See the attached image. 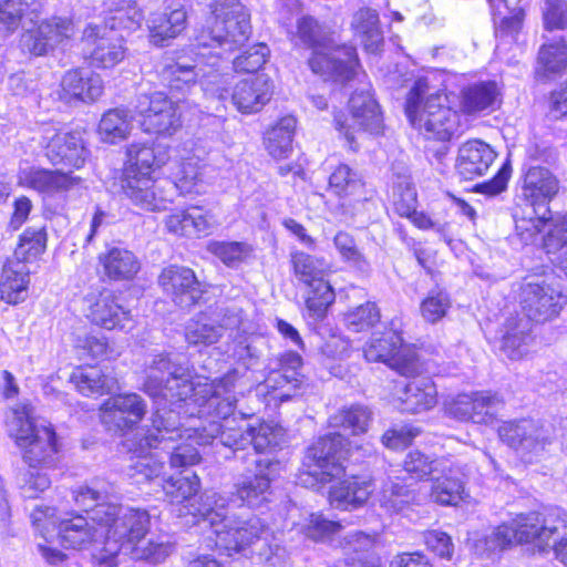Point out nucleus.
<instances>
[{
    "label": "nucleus",
    "instance_id": "a19ab883",
    "mask_svg": "<svg viewBox=\"0 0 567 567\" xmlns=\"http://www.w3.org/2000/svg\"><path fill=\"white\" fill-rule=\"evenodd\" d=\"M329 188L343 199L342 206L361 204L368 199L364 183L348 165L340 164L329 177Z\"/></svg>",
    "mask_w": 567,
    "mask_h": 567
},
{
    "label": "nucleus",
    "instance_id": "3c124183",
    "mask_svg": "<svg viewBox=\"0 0 567 567\" xmlns=\"http://www.w3.org/2000/svg\"><path fill=\"white\" fill-rule=\"evenodd\" d=\"M491 6L499 16V23L496 28V35L501 39L511 38L515 40L522 29L524 19L523 0H488Z\"/></svg>",
    "mask_w": 567,
    "mask_h": 567
},
{
    "label": "nucleus",
    "instance_id": "7ed1b4c3",
    "mask_svg": "<svg viewBox=\"0 0 567 567\" xmlns=\"http://www.w3.org/2000/svg\"><path fill=\"white\" fill-rule=\"evenodd\" d=\"M6 429L29 467L20 477V488L24 497L33 498L51 485L47 470L56 465L61 447L55 429L50 422L35 419L29 403L9 410Z\"/></svg>",
    "mask_w": 567,
    "mask_h": 567
},
{
    "label": "nucleus",
    "instance_id": "0e129e2a",
    "mask_svg": "<svg viewBox=\"0 0 567 567\" xmlns=\"http://www.w3.org/2000/svg\"><path fill=\"white\" fill-rule=\"evenodd\" d=\"M375 545V535L364 532H351L340 540V547L343 551L344 559H352L372 555Z\"/></svg>",
    "mask_w": 567,
    "mask_h": 567
},
{
    "label": "nucleus",
    "instance_id": "49530a36",
    "mask_svg": "<svg viewBox=\"0 0 567 567\" xmlns=\"http://www.w3.org/2000/svg\"><path fill=\"white\" fill-rule=\"evenodd\" d=\"M296 124L293 116H285L265 133L264 145L274 159H285L290 156Z\"/></svg>",
    "mask_w": 567,
    "mask_h": 567
},
{
    "label": "nucleus",
    "instance_id": "a878e982",
    "mask_svg": "<svg viewBox=\"0 0 567 567\" xmlns=\"http://www.w3.org/2000/svg\"><path fill=\"white\" fill-rule=\"evenodd\" d=\"M86 317L95 326L113 330H132L135 321L131 310L124 308L118 297L112 291L104 289L97 295L91 293L85 299Z\"/></svg>",
    "mask_w": 567,
    "mask_h": 567
},
{
    "label": "nucleus",
    "instance_id": "423d86ee",
    "mask_svg": "<svg viewBox=\"0 0 567 567\" xmlns=\"http://www.w3.org/2000/svg\"><path fill=\"white\" fill-rule=\"evenodd\" d=\"M126 164L122 184L125 196L142 209H166L172 203L173 185L168 179L155 181L153 174L171 159L169 148L132 143L126 150Z\"/></svg>",
    "mask_w": 567,
    "mask_h": 567
},
{
    "label": "nucleus",
    "instance_id": "72a5a7b5",
    "mask_svg": "<svg viewBox=\"0 0 567 567\" xmlns=\"http://www.w3.org/2000/svg\"><path fill=\"white\" fill-rule=\"evenodd\" d=\"M495 157L496 153L487 143L470 140L460 146L455 168L461 177L472 181L483 176Z\"/></svg>",
    "mask_w": 567,
    "mask_h": 567
},
{
    "label": "nucleus",
    "instance_id": "aec40b11",
    "mask_svg": "<svg viewBox=\"0 0 567 567\" xmlns=\"http://www.w3.org/2000/svg\"><path fill=\"white\" fill-rule=\"evenodd\" d=\"M284 465L278 460L261 457L256 461L254 474L244 475L236 484L237 497L250 508H260L271 501V483L281 474Z\"/></svg>",
    "mask_w": 567,
    "mask_h": 567
},
{
    "label": "nucleus",
    "instance_id": "9b49d317",
    "mask_svg": "<svg viewBox=\"0 0 567 567\" xmlns=\"http://www.w3.org/2000/svg\"><path fill=\"white\" fill-rule=\"evenodd\" d=\"M292 42L296 47L312 50L309 66L324 80L346 83L357 76L359 62L355 49L351 45H329L322 25L312 17L298 20Z\"/></svg>",
    "mask_w": 567,
    "mask_h": 567
},
{
    "label": "nucleus",
    "instance_id": "c03bdc74",
    "mask_svg": "<svg viewBox=\"0 0 567 567\" xmlns=\"http://www.w3.org/2000/svg\"><path fill=\"white\" fill-rule=\"evenodd\" d=\"M70 382L76 391L89 398L104 395L111 392L116 380L105 374L99 367H79L70 375Z\"/></svg>",
    "mask_w": 567,
    "mask_h": 567
},
{
    "label": "nucleus",
    "instance_id": "393cba45",
    "mask_svg": "<svg viewBox=\"0 0 567 567\" xmlns=\"http://www.w3.org/2000/svg\"><path fill=\"white\" fill-rule=\"evenodd\" d=\"M502 406L501 396L489 391L461 393L445 404L449 415L477 424H492Z\"/></svg>",
    "mask_w": 567,
    "mask_h": 567
},
{
    "label": "nucleus",
    "instance_id": "e2e57ef3",
    "mask_svg": "<svg viewBox=\"0 0 567 567\" xmlns=\"http://www.w3.org/2000/svg\"><path fill=\"white\" fill-rule=\"evenodd\" d=\"M414 501V495L403 485L389 482L383 486L380 504L391 514H402Z\"/></svg>",
    "mask_w": 567,
    "mask_h": 567
},
{
    "label": "nucleus",
    "instance_id": "5701e85b",
    "mask_svg": "<svg viewBox=\"0 0 567 567\" xmlns=\"http://www.w3.org/2000/svg\"><path fill=\"white\" fill-rule=\"evenodd\" d=\"M136 111L146 133L172 135L182 125L176 105L163 92L140 95Z\"/></svg>",
    "mask_w": 567,
    "mask_h": 567
},
{
    "label": "nucleus",
    "instance_id": "20e7f679",
    "mask_svg": "<svg viewBox=\"0 0 567 567\" xmlns=\"http://www.w3.org/2000/svg\"><path fill=\"white\" fill-rule=\"evenodd\" d=\"M94 519L105 530L104 546L94 556L100 567H112L120 554L136 560L157 564L167 555V547L146 538L151 528V516L145 509L101 504Z\"/></svg>",
    "mask_w": 567,
    "mask_h": 567
},
{
    "label": "nucleus",
    "instance_id": "4d7b16f0",
    "mask_svg": "<svg viewBox=\"0 0 567 567\" xmlns=\"http://www.w3.org/2000/svg\"><path fill=\"white\" fill-rule=\"evenodd\" d=\"M538 74L550 75L563 72L567 68V44L563 39L545 43L540 47L537 58Z\"/></svg>",
    "mask_w": 567,
    "mask_h": 567
},
{
    "label": "nucleus",
    "instance_id": "864d4df0",
    "mask_svg": "<svg viewBox=\"0 0 567 567\" xmlns=\"http://www.w3.org/2000/svg\"><path fill=\"white\" fill-rule=\"evenodd\" d=\"M140 456L132 466L131 476L135 478L136 483H143L155 478L166 480L165 476V457L164 454L157 450L145 447L143 451L140 447Z\"/></svg>",
    "mask_w": 567,
    "mask_h": 567
},
{
    "label": "nucleus",
    "instance_id": "b1692460",
    "mask_svg": "<svg viewBox=\"0 0 567 567\" xmlns=\"http://www.w3.org/2000/svg\"><path fill=\"white\" fill-rule=\"evenodd\" d=\"M269 372L265 379V388L279 391L275 399L284 402L296 396L303 385L301 374L302 358L293 351H287L269 360Z\"/></svg>",
    "mask_w": 567,
    "mask_h": 567
},
{
    "label": "nucleus",
    "instance_id": "4c0bfd02",
    "mask_svg": "<svg viewBox=\"0 0 567 567\" xmlns=\"http://www.w3.org/2000/svg\"><path fill=\"white\" fill-rule=\"evenodd\" d=\"M186 11L182 6L166 7L163 12H154L147 20L150 41L163 47L167 41L176 38L186 27Z\"/></svg>",
    "mask_w": 567,
    "mask_h": 567
},
{
    "label": "nucleus",
    "instance_id": "f3484780",
    "mask_svg": "<svg viewBox=\"0 0 567 567\" xmlns=\"http://www.w3.org/2000/svg\"><path fill=\"white\" fill-rule=\"evenodd\" d=\"M364 358L370 362H382L405 377L421 371L415 349L404 344L402 337L394 330L381 334L373 333L363 349Z\"/></svg>",
    "mask_w": 567,
    "mask_h": 567
},
{
    "label": "nucleus",
    "instance_id": "9d476101",
    "mask_svg": "<svg viewBox=\"0 0 567 567\" xmlns=\"http://www.w3.org/2000/svg\"><path fill=\"white\" fill-rule=\"evenodd\" d=\"M199 487L200 481L196 474L176 478L169 476L163 483L172 512L184 518L185 524L209 526L216 536L227 525V498L215 492L197 496Z\"/></svg>",
    "mask_w": 567,
    "mask_h": 567
},
{
    "label": "nucleus",
    "instance_id": "c756f323",
    "mask_svg": "<svg viewBox=\"0 0 567 567\" xmlns=\"http://www.w3.org/2000/svg\"><path fill=\"white\" fill-rule=\"evenodd\" d=\"M146 413L145 401L136 393L109 398L101 406V420L110 429L127 430L138 424Z\"/></svg>",
    "mask_w": 567,
    "mask_h": 567
},
{
    "label": "nucleus",
    "instance_id": "09e8293b",
    "mask_svg": "<svg viewBox=\"0 0 567 567\" xmlns=\"http://www.w3.org/2000/svg\"><path fill=\"white\" fill-rule=\"evenodd\" d=\"M351 25L365 51L377 53L380 50L383 35L379 25V14L375 10L370 8L360 9L354 13Z\"/></svg>",
    "mask_w": 567,
    "mask_h": 567
},
{
    "label": "nucleus",
    "instance_id": "dca6fc26",
    "mask_svg": "<svg viewBox=\"0 0 567 567\" xmlns=\"http://www.w3.org/2000/svg\"><path fill=\"white\" fill-rule=\"evenodd\" d=\"M31 522L45 543H49L58 529L62 545L78 550L89 549L93 561L97 564L94 554L99 550L97 546H104L105 538V530L99 524L90 523L82 515L59 519L55 509L48 506L35 507L31 513Z\"/></svg>",
    "mask_w": 567,
    "mask_h": 567
},
{
    "label": "nucleus",
    "instance_id": "c9c22d12",
    "mask_svg": "<svg viewBox=\"0 0 567 567\" xmlns=\"http://www.w3.org/2000/svg\"><path fill=\"white\" fill-rule=\"evenodd\" d=\"M61 87L65 97L91 103L103 94L104 84L100 74L91 70L75 69L63 75Z\"/></svg>",
    "mask_w": 567,
    "mask_h": 567
},
{
    "label": "nucleus",
    "instance_id": "f8f14e48",
    "mask_svg": "<svg viewBox=\"0 0 567 567\" xmlns=\"http://www.w3.org/2000/svg\"><path fill=\"white\" fill-rule=\"evenodd\" d=\"M215 546L228 556L250 549L260 564L269 567H282L287 561L285 547L257 516L247 519L229 516L227 525L217 532Z\"/></svg>",
    "mask_w": 567,
    "mask_h": 567
},
{
    "label": "nucleus",
    "instance_id": "bf43d9fd",
    "mask_svg": "<svg viewBox=\"0 0 567 567\" xmlns=\"http://www.w3.org/2000/svg\"><path fill=\"white\" fill-rule=\"evenodd\" d=\"M111 487H106L101 481H95L91 485L80 486L73 492L75 503L84 511L91 509V522L97 524L94 519V513L101 504H111L107 502Z\"/></svg>",
    "mask_w": 567,
    "mask_h": 567
},
{
    "label": "nucleus",
    "instance_id": "37998d69",
    "mask_svg": "<svg viewBox=\"0 0 567 567\" xmlns=\"http://www.w3.org/2000/svg\"><path fill=\"white\" fill-rule=\"evenodd\" d=\"M400 400L403 411L420 413L431 410L436 405L437 390L430 378H415L405 384Z\"/></svg>",
    "mask_w": 567,
    "mask_h": 567
},
{
    "label": "nucleus",
    "instance_id": "13d9d810",
    "mask_svg": "<svg viewBox=\"0 0 567 567\" xmlns=\"http://www.w3.org/2000/svg\"><path fill=\"white\" fill-rule=\"evenodd\" d=\"M403 468L415 478L431 477L439 472H446L450 468V461L444 458H431L421 451H411L406 454Z\"/></svg>",
    "mask_w": 567,
    "mask_h": 567
},
{
    "label": "nucleus",
    "instance_id": "69168bd1",
    "mask_svg": "<svg viewBox=\"0 0 567 567\" xmlns=\"http://www.w3.org/2000/svg\"><path fill=\"white\" fill-rule=\"evenodd\" d=\"M333 245L344 262L361 271L369 269L368 260L361 254L354 238L350 234L338 231L333 238Z\"/></svg>",
    "mask_w": 567,
    "mask_h": 567
},
{
    "label": "nucleus",
    "instance_id": "0eeeda50",
    "mask_svg": "<svg viewBox=\"0 0 567 567\" xmlns=\"http://www.w3.org/2000/svg\"><path fill=\"white\" fill-rule=\"evenodd\" d=\"M559 527L567 528V511L560 507L517 513L495 527L476 547L492 554L516 545H530L535 551L547 554Z\"/></svg>",
    "mask_w": 567,
    "mask_h": 567
},
{
    "label": "nucleus",
    "instance_id": "5fc2aeb1",
    "mask_svg": "<svg viewBox=\"0 0 567 567\" xmlns=\"http://www.w3.org/2000/svg\"><path fill=\"white\" fill-rule=\"evenodd\" d=\"M207 250L229 268L248 262L254 256V247L246 241H210Z\"/></svg>",
    "mask_w": 567,
    "mask_h": 567
},
{
    "label": "nucleus",
    "instance_id": "f704fd0d",
    "mask_svg": "<svg viewBox=\"0 0 567 567\" xmlns=\"http://www.w3.org/2000/svg\"><path fill=\"white\" fill-rule=\"evenodd\" d=\"M532 323L525 317H509L499 330V351L512 361L522 360L529 352Z\"/></svg>",
    "mask_w": 567,
    "mask_h": 567
},
{
    "label": "nucleus",
    "instance_id": "ea45409f",
    "mask_svg": "<svg viewBox=\"0 0 567 567\" xmlns=\"http://www.w3.org/2000/svg\"><path fill=\"white\" fill-rule=\"evenodd\" d=\"M99 262L104 275L115 281L131 280L141 269L135 254L124 247L110 246L99 255Z\"/></svg>",
    "mask_w": 567,
    "mask_h": 567
},
{
    "label": "nucleus",
    "instance_id": "1a4fd4ad",
    "mask_svg": "<svg viewBox=\"0 0 567 567\" xmlns=\"http://www.w3.org/2000/svg\"><path fill=\"white\" fill-rule=\"evenodd\" d=\"M218 54L204 50L197 43L178 53L173 62L163 68L162 81L171 92L185 94L199 84L206 95L225 100L230 75L221 72Z\"/></svg>",
    "mask_w": 567,
    "mask_h": 567
},
{
    "label": "nucleus",
    "instance_id": "79ce46f5",
    "mask_svg": "<svg viewBox=\"0 0 567 567\" xmlns=\"http://www.w3.org/2000/svg\"><path fill=\"white\" fill-rule=\"evenodd\" d=\"M30 268L22 261L10 259L3 266L0 280L1 299L10 305H17L27 297Z\"/></svg>",
    "mask_w": 567,
    "mask_h": 567
},
{
    "label": "nucleus",
    "instance_id": "680f3d73",
    "mask_svg": "<svg viewBox=\"0 0 567 567\" xmlns=\"http://www.w3.org/2000/svg\"><path fill=\"white\" fill-rule=\"evenodd\" d=\"M291 262L295 275L303 284L315 285V282L323 278L324 261L315 258L303 251H296L291 255Z\"/></svg>",
    "mask_w": 567,
    "mask_h": 567
},
{
    "label": "nucleus",
    "instance_id": "603ef678",
    "mask_svg": "<svg viewBox=\"0 0 567 567\" xmlns=\"http://www.w3.org/2000/svg\"><path fill=\"white\" fill-rule=\"evenodd\" d=\"M371 421V410L362 404L343 406L329 417L331 426L350 431L353 435L364 434Z\"/></svg>",
    "mask_w": 567,
    "mask_h": 567
},
{
    "label": "nucleus",
    "instance_id": "cd10ccee",
    "mask_svg": "<svg viewBox=\"0 0 567 567\" xmlns=\"http://www.w3.org/2000/svg\"><path fill=\"white\" fill-rule=\"evenodd\" d=\"M74 34L71 19L52 17L42 21L35 29L27 30L20 40L23 50L41 56L54 50L64 40Z\"/></svg>",
    "mask_w": 567,
    "mask_h": 567
},
{
    "label": "nucleus",
    "instance_id": "412c9836",
    "mask_svg": "<svg viewBox=\"0 0 567 567\" xmlns=\"http://www.w3.org/2000/svg\"><path fill=\"white\" fill-rule=\"evenodd\" d=\"M41 144L47 158L53 165L79 169L84 166L89 156L82 133L79 131L61 132L54 125L47 124L43 127Z\"/></svg>",
    "mask_w": 567,
    "mask_h": 567
},
{
    "label": "nucleus",
    "instance_id": "39448f33",
    "mask_svg": "<svg viewBox=\"0 0 567 567\" xmlns=\"http://www.w3.org/2000/svg\"><path fill=\"white\" fill-rule=\"evenodd\" d=\"M342 446L343 436L340 433L319 437L306 452L302 463L305 472L300 481L309 486L333 482L329 489V503L334 508L348 511L365 504L374 491V484L364 476L344 477V467L340 463Z\"/></svg>",
    "mask_w": 567,
    "mask_h": 567
},
{
    "label": "nucleus",
    "instance_id": "6e6552de",
    "mask_svg": "<svg viewBox=\"0 0 567 567\" xmlns=\"http://www.w3.org/2000/svg\"><path fill=\"white\" fill-rule=\"evenodd\" d=\"M558 179L546 167L532 166L523 178L522 194L513 207L515 235L524 245L534 244L558 213L553 214L549 202L557 194Z\"/></svg>",
    "mask_w": 567,
    "mask_h": 567
},
{
    "label": "nucleus",
    "instance_id": "f257e3e1",
    "mask_svg": "<svg viewBox=\"0 0 567 567\" xmlns=\"http://www.w3.org/2000/svg\"><path fill=\"white\" fill-rule=\"evenodd\" d=\"M144 391L154 399L157 409L152 417V425L141 439L142 451L145 447L161 450L165 460L168 458L172 468H184L199 463L200 454L194 445H205L213 442L202 441V434H207L212 420H217L212 413H199L200 404L209 395L200 399L199 404H188L195 396L194 391L182 393L183 383L195 385L192 371L181 358L168 352L150 355L145 368Z\"/></svg>",
    "mask_w": 567,
    "mask_h": 567
},
{
    "label": "nucleus",
    "instance_id": "774afa93",
    "mask_svg": "<svg viewBox=\"0 0 567 567\" xmlns=\"http://www.w3.org/2000/svg\"><path fill=\"white\" fill-rule=\"evenodd\" d=\"M341 528L340 523L327 519L322 514H310L301 526V532L307 538L315 542H323Z\"/></svg>",
    "mask_w": 567,
    "mask_h": 567
},
{
    "label": "nucleus",
    "instance_id": "4468645a",
    "mask_svg": "<svg viewBox=\"0 0 567 567\" xmlns=\"http://www.w3.org/2000/svg\"><path fill=\"white\" fill-rule=\"evenodd\" d=\"M445 92H430L426 79L415 81L409 92L405 113L413 127L429 138L450 140L460 126V115Z\"/></svg>",
    "mask_w": 567,
    "mask_h": 567
},
{
    "label": "nucleus",
    "instance_id": "6ab92c4d",
    "mask_svg": "<svg viewBox=\"0 0 567 567\" xmlns=\"http://www.w3.org/2000/svg\"><path fill=\"white\" fill-rule=\"evenodd\" d=\"M519 302L527 319L544 322L559 315L567 297L543 278H525L520 286Z\"/></svg>",
    "mask_w": 567,
    "mask_h": 567
},
{
    "label": "nucleus",
    "instance_id": "4be33fe9",
    "mask_svg": "<svg viewBox=\"0 0 567 567\" xmlns=\"http://www.w3.org/2000/svg\"><path fill=\"white\" fill-rule=\"evenodd\" d=\"M350 117L342 121L336 117L337 130L344 135L349 146L354 148V132L364 131L379 134L382 131V116L379 105L364 86L349 100Z\"/></svg>",
    "mask_w": 567,
    "mask_h": 567
},
{
    "label": "nucleus",
    "instance_id": "ddd939ff",
    "mask_svg": "<svg viewBox=\"0 0 567 567\" xmlns=\"http://www.w3.org/2000/svg\"><path fill=\"white\" fill-rule=\"evenodd\" d=\"M143 19L142 12L128 6L126 11L118 10L110 22L89 23L81 38L82 55L91 68L111 70L124 61L127 53L123 34L116 23L128 30L137 28Z\"/></svg>",
    "mask_w": 567,
    "mask_h": 567
},
{
    "label": "nucleus",
    "instance_id": "2f4dec72",
    "mask_svg": "<svg viewBox=\"0 0 567 567\" xmlns=\"http://www.w3.org/2000/svg\"><path fill=\"white\" fill-rule=\"evenodd\" d=\"M158 282L163 291L181 308H189L202 296L200 285L190 268L169 266L163 269Z\"/></svg>",
    "mask_w": 567,
    "mask_h": 567
},
{
    "label": "nucleus",
    "instance_id": "a211bd4d",
    "mask_svg": "<svg viewBox=\"0 0 567 567\" xmlns=\"http://www.w3.org/2000/svg\"><path fill=\"white\" fill-rule=\"evenodd\" d=\"M243 322V310L238 307L217 308L192 318L185 327V340L196 347L217 343L227 331L236 330Z\"/></svg>",
    "mask_w": 567,
    "mask_h": 567
},
{
    "label": "nucleus",
    "instance_id": "2eb2a0df",
    "mask_svg": "<svg viewBox=\"0 0 567 567\" xmlns=\"http://www.w3.org/2000/svg\"><path fill=\"white\" fill-rule=\"evenodd\" d=\"M212 16L197 37L206 51L231 53L245 45L251 34L250 12L238 0H218L210 4ZM221 60H219L220 62Z\"/></svg>",
    "mask_w": 567,
    "mask_h": 567
},
{
    "label": "nucleus",
    "instance_id": "de8ad7c7",
    "mask_svg": "<svg viewBox=\"0 0 567 567\" xmlns=\"http://www.w3.org/2000/svg\"><path fill=\"white\" fill-rule=\"evenodd\" d=\"M132 130L133 115L131 111L115 107L102 115L97 133L103 142L115 144L127 138Z\"/></svg>",
    "mask_w": 567,
    "mask_h": 567
},
{
    "label": "nucleus",
    "instance_id": "473e14b6",
    "mask_svg": "<svg viewBox=\"0 0 567 567\" xmlns=\"http://www.w3.org/2000/svg\"><path fill=\"white\" fill-rule=\"evenodd\" d=\"M272 93V81L260 73L236 82L230 100L238 112L251 114L259 112L271 100Z\"/></svg>",
    "mask_w": 567,
    "mask_h": 567
},
{
    "label": "nucleus",
    "instance_id": "052dcab7",
    "mask_svg": "<svg viewBox=\"0 0 567 567\" xmlns=\"http://www.w3.org/2000/svg\"><path fill=\"white\" fill-rule=\"evenodd\" d=\"M23 17H30L32 22L38 18V8L30 9L23 0H2L0 2V24L9 32H14Z\"/></svg>",
    "mask_w": 567,
    "mask_h": 567
},
{
    "label": "nucleus",
    "instance_id": "e433bc0d",
    "mask_svg": "<svg viewBox=\"0 0 567 567\" xmlns=\"http://www.w3.org/2000/svg\"><path fill=\"white\" fill-rule=\"evenodd\" d=\"M431 482L429 497L439 505L456 506L467 496L460 468L451 461L449 471L434 474Z\"/></svg>",
    "mask_w": 567,
    "mask_h": 567
},
{
    "label": "nucleus",
    "instance_id": "f03ea898",
    "mask_svg": "<svg viewBox=\"0 0 567 567\" xmlns=\"http://www.w3.org/2000/svg\"><path fill=\"white\" fill-rule=\"evenodd\" d=\"M241 375L237 370H233L217 381H209L206 378H197L195 385L183 383L182 393L194 391V398L188 404H199L200 399L209 395L199 413H214L217 420H212L207 434H202V441L208 442L210 439H217L223 446L228 447L236 456L237 452L252 445L256 452H265L280 444L284 433L282 429L276 424L260 422L258 425H251L240 417L235 416V404L237 402V389L240 388Z\"/></svg>",
    "mask_w": 567,
    "mask_h": 567
},
{
    "label": "nucleus",
    "instance_id": "a18cd8bd",
    "mask_svg": "<svg viewBox=\"0 0 567 567\" xmlns=\"http://www.w3.org/2000/svg\"><path fill=\"white\" fill-rule=\"evenodd\" d=\"M499 89L494 81L478 82L462 90L461 107L466 114L492 111L498 103Z\"/></svg>",
    "mask_w": 567,
    "mask_h": 567
},
{
    "label": "nucleus",
    "instance_id": "8fccbe9b",
    "mask_svg": "<svg viewBox=\"0 0 567 567\" xmlns=\"http://www.w3.org/2000/svg\"><path fill=\"white\" fill-rule=\"evenodd\" d=\"M200 168L198 157L193 155L181 157L175 173V181L171 182L173 185L172 198L176 189L183 195L200 194L204 192V181Z\"/></svg>",
    "mask_w": 567,
    "mask_h": 567
},
{
    "label": "nucleus",
    "instance_id": "bb28decb",
    "mask_svg": "<svg viewBox=\"0 0 567 567\" xmlns=\"http://www.w3.org/2000/svg\"><path fill=\"white\" fill-rule=\"evenodd\" d=\"M499 439L522 454H538L551 442L550 426L534 420L504 422L498 427Z\"/></svg>",
    "mask_w": 567,
    "mask_h": 567
},
{
    "label": "nucleus",
    "instance_id": "6e6d98bb",
    "mask_svg": "<svg viewBox=\"0 0 567 567\" xmlns=\"http://www.w3.org/2000/svg\"><path fill=\"white\" fill-rule=\"evenodd\" d=\"M47 248V231L44 227H28L20 236L13 254V260L28 265L37 260Z\"/></svg>",
    "mask_w": 567,
    "mask_h": 567
},
{
    "label": "nucleus",
    "instance_id": "7c9ffc66",
    "mask_svg": "<svg viewBox=\"0 0 567 567\" xmlns=\"http://www.w3.org/2000/svg\"><path fill=\"white\" fill-rule=\"evenodd\" d=\"M219 223L215 214L199 206H189L177 209L165 218V227L168 233L186 237L202 238L213 234Z\"/></svg>",
    "mask_w": 567,
    "mask_h": 567
},
{
    "label": "nucleus",
    "instance_id": "338daca9",
    "mask_svg": "<svg viewBox=\"0 0 567 567\" xmlns=\"http://www.w3.org/2000/svg\"><path fill=\"white\" fill-rule=\"evenodd\" d=\"M310 288L307 297V307L312 316L323 317L328 307L334 301V291L330 284L323 278L317 280Z\"/></svg>",
    "mask_w": 567,
    "mask_h": 567
},
{
    "label": "nucleus",
    "instance_id": "c85d7f7f",
    "mask_svg": "<svg viewBox=\"0 0 567 567\" xmlns=\"http://www.w3.org/2000/svg\"><path fill=\"white\" fill-rule=\"evenodd\" d=\"M17 183L21 187L51 197L73 189L80 185L81 178L61 169L27 165L19 168Z\"/></svg>",
    "mask_w": 567,
    "mask_h": 567
},
{
    "label": "nucleus",
    "instance_id": "58836bf2",
    "mask_svg": "<svg viewBox=\"0 0 567 567\" xmlns=\"http://www.w3.org/2000/svg\"><path fill=\"white\" fill-rule=\"evenodd\" d=\"M544 231L542 247L554 267L567 278V214H557Z\"/></svg>",
    "mask_w": 567,
    "mask_h": 567
}]
</instances>
